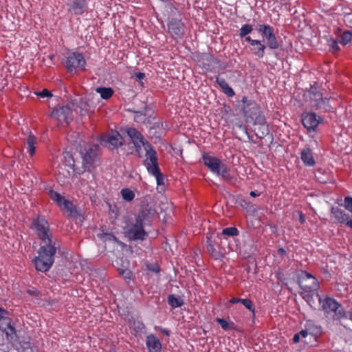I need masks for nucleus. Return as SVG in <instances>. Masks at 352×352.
<instances>
[{"instance_id":"38","label":"nucleus","mask_w":352,"mask_h":352,"mask_svg":"<svg viewBox=\"0 0 352 352\" xmlns=\"http://www.w3.org/2000/svg\"><path fill=\"white\" fill-rule=\"evenodd\" d=\"M48 194L53 201L56 202L60 206H62V201L65 198L62 197L58 192L54 191L52 189H50L48 191Z\"/></svg>"},{"instance_id":"10","label":"nucleus","mask_w":352,"mask_h":352,"mask_svg":"<svg viewBox=\"0 0 352 352\" xmlns=\"http://www.w3.org/2000/svg\"><path fill=\"white\" fill-rule=\"evenodd\" d=\"M126 235L131 241H143L147 235L142 223L135 221L129 226Z\"/></svg>"},{"instance_id":"63","label":"nucleus","mask_w":352,"mask_h":352,"mask_svg":"<svg viewBox=\"0 0 352 352\" xmlns=\"http://www.w3.org/2000/svg\"><path fill=\"white\" fill-rule=\"evenodd\" d=\"M239 127H240L241 129H242L245 131V133L247 134V135H248V138L250 140V139H251V138H250V135H249V133H248V129H247V128H246L245 126L242 125V124H241V125L239 126Z\"/></svg>"},{"instance_id":"31","label":"nucleus","mask_w":352,"mask_h":352,"mask_svg":"<svg viewBox=\"0 0 352 352\" xmlns=\"http://www.w3.org/2000/svg\"><path fill=\"white\" fill-rule=\"evenodd\" d=\"M333 320H340L342 318H349V312H346L342 305L340 304V307H338L333 312Z\"/></svg>"},{"instance_id":"55","label":"nucleus","mask_w":352,"mask_h":352,"mask_svg":"<svg viewBox=\"0 0 352 352\" xmlns=\"http://www.w3.org/2000/svg\"><path fill=\"white\" fill-rule=\"evenodd\" d=\"M308 92L310 96L311 95H314L315 93H320V91L318 88L315 85H311L310 88L308 90Z\"/></svg>"},{"instance_id":"6","label":"nucleus","mask_w":352,"mask_h":352,"mask_svg":"<svg viewBox=\"0 0 352 352\" xmlns=\"http://www.w3.org/2000/svg\"><path fill=\"white\" fill-rule=\"evenodd\" d=\"M256 30L266 40L267 46L270 50H276L279 47L280 45L273 27L269 25L259 24L256 26Z\"/></svg>"},{"instance_id":"57","label":"nucleus","mask_w":352,"mask_h":352,"mask_svg":"<svg viewBox=\"0 0 352 352\" xmlns=\"http://www.w3.org/2000/svg\"><path fill=\"white\" fill-rule=\"evenodd\" d=\"M142 146V143H138L137 144H134L135 151L139 155L140 157H141L140 152H141V146Z\"/></svg>"},{"instance_id":"21","label":"nucleus","mask_w":352,"mask_h":352,"mask_svg":"<svg viewBox=\"0 0 352 352\" xmlns=\"http://www.w3.org/2000/svg\"><path fill=\"white\" fill-rule=\"evenodd\" d=\"M146 344L150 352H161L162 344L155 335L151 334L146 337Z\"/></svg>"},{"instance_id":"28","label":"nucleus","mask_w":352,"mask_h":352,"mask_svg":"<svg viewBox=\"0 0 352 352\" xmlns=\"http://www.w3.org/2000/svg\"><path fill=\"white\" fill-rule=\"evenodd\" d=\"M167 302L172 308L181 307L184 304L183 298L175 294L168 295Z\"/></svg>"},{"instance_id":"58","label":"nucleus","mask_w":352,"mask_h":352,"mask_svg":"<svg viewBox=\"0 0 352 352\" xmlns=\"http://www.w3.org/2000/svg\"><path fill=\"white\" fill-rule=\"evenodd\" d=\"M243 300V298H232L230 300V303H232V304H235V303H238V302H242Z\"/></svg>"},{"instance_id":"25","label":"nucleus","mask_w":352,"mask_h":352,"mask_svg":"<svg viewBox=\"0 0 352 352\" xmlns=\"http://www.w3.org/2000/svg\"><path fill=\"white\" fill-rule=\"evenodd\" d=\"M214 174L228 182H231L234 179V177L230 174V168L223 162L219 167L218 171H216Z\"/></svg>"},{"instance_id":"1","label":"nucleus","mask_w":352,"mask_h":352,"mask_svg":"<svg viewBox=\"0 0 352 352\" xmlns=\"http://www.w3.org/2000/svg\"><path fill=\"white\" fill-rule=\"evenodd\" d=\"M30 228L41 241L38 256L32 262L37 271L45 272L50 270L54 263L55 255L60 249V244L53 236L48 221L43 216L32 219Z\"/></svg>"},{"instance_id":"52","label":"nucleus","mask_w":352,"mask_h":352,"mask_svg":"<svg viewBox=\"0 0 352 352\" xmlns=\"http://www.w3.org/2000/svg\"><path fill=\"white\" fill-rule=\"evenodd\" d=\"M69 212V215L72 217H78L80 219H81V217H82L80 214L78 212V211L75 208V206H74V208H72Z\"/></svg>"},{"instance_id":"47","label":"nucleus","mask_w":352,"mask_h":352,"mask_svg":"<svg viewBox=\"0 0 352 352\" xmlns=\"http://www.w3.org/2000/svg\"><path fill=\"white\" fill-rule=\"evenodd\" d=\"M65 158L66 160L67 165L70 167L74 168L75 161H74L73 155L72 154H70L69 153H67L66 155L65 156Z\"/></svg>"},{"instance_id":"12","label":"nucleus","mask_w":352,"mask_h":352,"mask_svg":"<svg viewBox=\"0 0 352 352\" xmlns=\"http://www.w3.org/2000/svg\"><path fill=\"white\" fill-rule=\"evenodd\" d=\"M102 142L110 149H114L124 144V138L115 131L103 137Z\"/></svg>"},{"instance_id":"39","label":"nucleus","mask_w":352,"mask_h":352,"mask_svg":"<svg viewBox=\"0 0 352 352\" xmlns=\"http://www.w3.org/2000/svg\"><path fill=\"white\" fill-rule=\"evenodd\" d=\"M121 195L123 199L127 201H132L135 197L134 192L129 188H123L121 190Z\"/></svg>"},{"instance_id":"46","label":"nucleus","mask_w":352,"mask_h":352,"mask_svg":"<svg viewBox=\"0 0 352 352\" xmlns=\"http://www.w3.org/2000/svg\"><path fill=\"white\" fill-rule=\"evenodd\" d=\"M119 274L121 275L124 279H131L132 276V272L129 269H118Z\"/></svg>"},{"instance_id":"4","label":"nucleus","mask_w":352,"mask_h":352,"mask_svg":"<svg viewBox=\"0 0 352 352\" xmlns=\"http://www.w3.org/2000/svg\"><path fill=\"white\" fill-rule=\"evenodd\" d=\"M12 318L9 312L3 307H0V330L5 333L6 339L12 343L17 342L19 336L16 330L12 324Z\"/></svg>"},{"instance_id":"37","label":"nucleus","mask_w":352,"mask_h":352,"mask_svg":"<svg viewBox=\"0 0 352 352\" xmlns=\"http://www.w3.org/2000/svg\"><path fill=\"white\" fill-rule=\"evenodd\" d=\"M352 41V32L346 30L340 35V43L343 45H347Z\"/></svg>"},{"instance_id":"7","label":"nucleus","mask_w":352,"mask_h":352,"mask_svg":"<svg viewBox=\"0 0 352 352\" xmlns=\"http://www.w3.org/2000/svg\"><path fill=\"white\" fill-rule=\"evenodd\" d=\"M86 60L82 54L73 52L67 58L65 66L69 73L74 72L77 68L85 70Z\"/></svg>"},{"instance_id":"50","label":"nucleus","mask_w":352,"mask_h":352,"mask_svg":"<svg viewBox=\"0 0 352 352\" xmlns=\"http://www.w3.org/2000/svg\"><path fill=\"white\" fill-rule=\"evenodd\" d=\"M27 292L32 296H39L41 294L40 292L34 287L28 289Z\"/></svg>"},{"instance_id":"60","label":"nucleus","mask_w":352,"mask_h":352,"mask_svg":"<svg viewBox=\"0 0 352 352\" xmlns=\"http://www.w3.org/2000/svg\"><path fill=\"white\" fill-rule=\"evenodd\" d=\"M300 334L298 333H296L294 337H293V342L294 343H298L300 342Z\"/></svg>"},{"instance_id":"11","label":"nucleus","mask_w":352,"mask_h":352,"mask_svg":"<svg viewBox=\"0 0 352 352\" xmlns=\"http://www.w3.org/2000/svg\"><path fill=\"white\" fill-rule=\"evenodd\" d=\"M51 116L56 118L59 122H65L67 124L73 120L72 111L69 104L53 109Z\"/></svg>"},{"instance_id":"19","label":"nucleus","mask_w":352,"mask_h":352,"mask_svg":"<svg viewBox=\"0 0 352 352\" xmlns=\"http://www.w3.org/2000/svg\"><path fill=\"white\" fill-rule=\"evenodd\" d=\"M202 159L204 164L213 173L218 171L219 167L222 164V162L219 159L216 157L211 156L206 153L203 154Z\"/></svg>"},{"instance_id":"24","label":"nucleus","mask_w":352,"mask_h":352,"mask_svg":"<svg viewBox=\"0 0 352 352\" xmlns=\"http://www.w3.org/2000/svg\"><path fill=\"white\" fill-rule=\"evenodd\" d=\"M126 133L128 136L131 138L133 144H137L138 143H143L146 140L144 138L142 133L135 128H128L126 129Z\"/></svg>"},{"instance_id":"5","label":"nucleus","mask_w":352,"mask_h":352,"mask_svg":"<svg viewBox=\"0 0 352 352\" xmlns=\"http://www.w3.org/2000/svg\"><path fill=\"white\" fill-rule=\"evenodd\" d=\"M298 284L303 292H315L320 285L317 278L307 271L302 270L298 276Z\"/></svg>"},{"instance_id":"48","label":"nucleus","mask_w":352,"mask_h":352,"mask_svg":"<svg viewBox=\"0 0 352 352\" xmlns=\"http://www.w3.org/2000/svg\"><path fill=\"white\" fill-rule=\"evenodd\" d=\"M36 96L41 97V98H45V97H52V94L47 89H43L41 91L36 92L35 93Z\"/></svg>"},{"instance_id":"53","label":"nucleus","mask_w":352,"mask_h":352,"mask_svg":"<svg viewBox=\"0 0 352 352\" xmlns=\"http://www.w3.org/2000/svg\"><path fill=\"white\" fill-rule=\"evenodd\" d=\"M155 177L156 179L157 184L158 186L164 185V175L162 173L155 176Z\"/></svg>"},{"instance_id":"18","label":"nucleus","mask_w":352,"mask_h":352,"mask_svg":"<svg viewBox=\"0 0 352 352\" xmlns=\"http://www.w3.org/2000/svg\"><path fill=\"white\" fill-rule=\"evenodd\" d=\"M319 302L322 305V309L327 314L333 313L338 307H340V303L336 299L327 296L324 299L319 297Z\"/></svg>"},{"instance_id":"40","label":"nucleus","mask_w":352,"mask_h":352,"mask_svg":"<svg viewBox=\"0 0 352 352\" xmlns=\"http://www.w3.org/2000/svg\"><path fill=\"white\" fill-rule=\"evenodd\" d=\"M221 234L228 236H236L239 234V232L236 227H228L223 229Z\"/></svg>"},{"instance_id":"49","label":"nucleus","mask_w":352,"mask_h":352,"mask_svg":"<svg viewBox=\"0 0 352 352\" xmlns=\"http://www.w3.org/2000/svg\"><path fill=\"white\" fill-rule=\"evenodd\" d=\"M322 97V94L320 93H315L314 95H311L309 96V98L312 102V104H315L317 102L318 100H320V99Z\"/></svg>"},{"instance_id":"51","label":"nucleus","mask_w":352,"mask_h":352,"mask_svg":"<svg viewBox=\"0 0 352 352\" xmlns=\"http://www.w3.org/2000/svg\"><path fill=\"white\" fill-rule=\"evenodd\" d=\"M63 205L68 211H69L74 206L71 201H69L65 199H64V200L62 201V206Z\"/></svg>"},{"instance_id":"27","label":"nucleus","mask_w":352,"mask_h":352,"mask_svg":"<svg viewBox=\"0 0 352 352\" xmlns=\"http://www.w3.org/2000/svg\"><path fill=\"white\" fill-rule=\"evenodd\" d=\"M215 82L221 88L223 92L228 97H232L234 96V91L233 89L229 86L225 79L220 78L219 77L216 78Z\"/></svg>"},{"instance_id":"42","label":"nucleus","mask_w":352,"mask_h":352,"mask_svg":"<svg viewBox=\"0 0 352 352\" xmlns=\"http://www.w3.org/2000/svg\"><path fill=\"white\" fill-rule=\"evenodd\" d=\"M328 45L329 47V51L333 53L337 52L340 50V47L337 40L333 38L329 39L328 41Z\"/></svg>"},{"instance_id":"54","label":"nucleus","mask_w":352,"mask_h":352,"mask_svg":"<svg viewBox=\"0 0 352 352\" xmlns=\"http://www.w3.org/2000/svg\"><path fill=\"white\" fill-rule=\"evenodd\" d=\"M103 236H104V238L105 240L113 241H117V238L114 235H113L111 234L104 233Z\"/></svg>"},{"instance_id":"44","label":"nucleus","mask_w":352,"mask_h":352,"mask_svg":"<svg viewBox=\"0 0 352 352\" xmlns=\"http://www.w3.org/2000/svg\"><path fill=\"white\" fill-rule=\"evenodd\" d=\"M241 303L243 305V306L245 308L249 309L252 313L253 315H254V314H255L254 306L251 300H250L248 298H243Z\"/></svg>"},{"instance_id":"36","label":"nucleus","mask_w":352,"mask_h":352,"mask_svg":"<svg viewBox=\"0 0 352 352\" xmlns=\"http://www.w3.org/2000/svg\"><path fill=\"white\" fill-rule=\"evenodd\" d=\"M252 30L253 26L250 24L245 23L240 28L239 35L241 38H244V41H245V37L249 36L248 34H250Z\"/></svg>"},{"instance_id":"8","label":"nucleus","mask_w":352,"mask_h":352,"mask_svg":"<svg viewBox=\"0 0 352 352\" xmlns=\"http://www.w3.org/2000/svg\"><path fill=\"white\" fill-rule=\"evenodd\" d=\"M167 26L168 32L173 38L177 40L184 35L185 25L180 19L173 16L169 18Z\"/></svg>"},{"instance_id":"61","label":"nucleus","mask_w":352,"mask_h":352,"mask_svg":"<svg viewBox=\"0 0 352 352\" xmlns=\"http://www.w3.org/2000/svg\"><path fill=\"white\" fill-rule=\"evenodd\" d=\"M25 344L28 345V346L24 347V349H23L22 352H32V349L29 348L30 343L28 342V343H25Z\"/></svg>"},{"instance_id":"34","label":"nucleus","mask_w":352,"mask_h":352,"mask_svg":"<svg viewBox=\"0 0 352 352\" xmlns=\"http://www.w3.org/2000/svg\"><path fill=\"white\" fill-rule=\"evenodd\" d=\"M306 329L300 331L298 333L300 334V336H302L303 338H305L308 335V330H311V329H315L316 331V333H320L322 331V327L318 325H314L311 321L307 322L306 325Z\"/></svg>"},{"instance_id":"35","label":"nucleus","mask_w":352,"mask_h":352,"mask_svg":"<svg viewBox=\"0 0 352 352\" xmlns=\"http://www.w3.org/2000/svg\"><path fill=\"white\" fill-rule=\"evenodd\" d=\"M27 145H28V149L30 153V155L32 156L35 153V143H36V138L34 135H32L31 133L29 134L28 138H27Z\"/></svg>"},{"instance_id":"29","label":"nucleus","mask_w":352,"mask_h":352,"mask_svg":"<svg viewBox=\"0 0 352 352\" xmlns=\"http://www.w3.org/2000/svg\"><path fill=\"white\" fill-rule=\"evenodd\" d=\"M96 91L100 94V97L104 100L109 99L113 94V89L111 87H99L96 88Z\"/></svg>"},{"instance_id":"62","label":"nucleus","mask_w":352,"mask_h":352,"mask_svg":"<svg viewBox=\"0 0 352 352\" xmlns=\"http://www.w3.org/2000/svg\"><path fill=\"white\" fill-rule=\"evenodd\" d=\"M277 252L279 255H284L286 254V251L284 248H280L278 249Z\"/></svg>"},{"instance_id":"17","label":"nucleus","mask_w":352,"mask_h":352,"mask_svg":"<svg viewBox=\"0 0 352 352\" xmlns=\"http://www.w3.org/2000/svg\"><path fill=\"white\" fill-rule=\"evenodd\" d=\"M206 249L208 253L214 258L220 259L223 257V253L221 250V248L218 242L212 240L209 236H206Z\"/></svg>"},{"instance_id":"64","label":"nucleus","mask_w":352,"mask_h":352,"mask_svg":"<svg viewBox=\"0 0 352 352\" xmlns=\"http://www.w3.org/2000/svg\"><path fill=\"white\" fill-rule=\"evenodd\" d=\"M300 222L301 223H304L305 221V217L304 214L302 212H300V217H299Z\"/></svg>"},{"instance_id":"22","label":"nucleus","mask_w":352,"mask_h":352,"mask_svg":"<svg viewBox=\"0 0 352 352\" xmlns=\"http://www.w3.org/2000/svg\"><path fill=\"white\" fill-rule=\"evenodd\" d=\"M143 146L146 151V159L145 160H148V163L157 162L158 160L157 154L151 144L148 141H146L143 143Z\"/></svg>"},{"instance_id":"41","label":"nucleus","mask_w":352,"mask_h":352,"mask_svg":"<svg viewBox=\"0 0 352 352\" xmlns=\"http://www.w3.org/2000/svg\"><path fill=\"white\" fill-rule=\"evenodd\" d=\"M132 327L136 333H142L145 329V325L142 321H133Z\"/></svg>"},{"instance_id":"30","label":"nucleus","mask_w":352,"mask_h":352,"mask_svg":"<svg viewBox=\"0 0 352 352\" xmlns=\"http://www.w3.org/2000/svg\"><path fill=\"white\" fill-rule=\"evenodd\" d=\"M144 165L146 166L148 172L153 176H156L161 173L157 162L155 163H148V160H145Z\"/></svg>"},{"instance_id":"16","label":"nucleus","mask_w":352,"mask_h":352,"mask_svg":"<svg viewBox=\"0 0 352 352\" xmlns=\"http://www.w3.org/2000/svg\"><path fill=\"white\" fill-rule=\"evenodd\" d=\"M156 213V210L151 205L146 204L142 207L135 217V221L143 224L145 221H148Z\"/></svg>"},{"instance_id":"20","label":"nucleus","mask_w":352,"mask_h":352,"mask_svg":"<svg viewBox=\"0 0 352 352\" xmlns=\"http://www.w3.org/2000/svg\"><path fill=\"white\" fill-rule=\"evenodd\" d=\"M87 10L86 0H74L69 5V11L74 14H82Z\"/></svg>"},{"instance_id":"9","label":"nucleus","mask_w":352,"mask_h":352,"mask_svg":"<svg viewBox=\"0 0 352 352\" xmlns=\"http://www.w3.org/2000/svg\"><path fill=\"white\" fill-rule=\"evenodd\" d=\"M322 118L314 112H303L301 115V122L308 131H315Z\"/></svg>"},{"instance_id":"13","label":"nucleus","mask_w":352,"mask_h":352,"mask_svg":"<svg viewBox=\"0 0 352 352\" xmlns=\"http://www.w3.org/2000/svg\"><path fill=\"white\" fill-rule=\"evenodd\" d=\"M133 112L135 113L134 121L137 123L150 124L152 120L155 119L152 115V109L147 105L144 106V111H133Z\"/></svg>"},{"instance_id":"15","label":"nucleus","mask_w":352,"mask_h":352,"mask_svg":"<svg viewBox=\"0 0 352 352\" xmlns=\"http://www.w3.org/2000/svg\"><path fill=\"white\" fill-rule=\"evenodd\" d=\"M331 213L333 215L336 221L340 223H345L352 229V219L349 220L350 215L344 210L335 206L331 207Z\"/></svg>"},{"instance_id":"43","label":"nucleus","mask_w":352,"mask_h":352,"mask_svg":"<svg viewBox=\"0 0 352 352\" xmlns=\"http://www.w3.org/2000/svg\"><path fill=\"white\" fill-rule=\"evenodd\" d=\"M313 292H302L300 293V296L302 298L310 305L311 306V303L314 302V296Z\"/></svg>"},{"instance_id":"23","label":"nucleus","mask_w":352,"mask_h":352,"mask_svg":"<svg viewBox=\"0 0 352 352\" xmlns=\"http://www.w3.org/2000/svg\"><path fill=\"white\" fill-rule=\"evenodd\" d=\"M300 158L304 164L307 166H314L316 164L312 151L309 147L302 149Z\"/></svg>"},{"instance_id":"26","label":"nucleus","mask_w":352,"mask_h":352,"mask_svg":"<svg viewBox=\"0 0 352 352\" xmlns=\"http://www.w3.org/2000/svg\"><path fill=\"white\" fill-rule=\"evenodd\" d=\"M313 107L323 112H329L332 111L333 108L329 103V99L324 98L323 96L318 100L315 104H312Z\"/></svg>"},{"instance_id":"59","label":"nucleus","mask_w":352,"mask_h":352,"mask_svg":"<svg viewBox=\"0 0 352 352\" xmlns=\"http://www.w3.org/2000/svg\"><path fill=\"white\" fill-rule=\"evenodd\" d=\"M148 269L149 270L153 271L156 273H158L160 271V267L158 266H152V267L148 266Z\"/></svg>"},{"instance_id":"2","label":"nucleus","mask_w":352,"mask_h":352,"mask_svg":"<svg viewBox=\"0 0 352 352\" xmlns=\"http://www.w3.org/2000/svg\"><path fill=\"white\" fill-rule=\"evenodd\" d=\"M82 159V173L88 171L91 173L98 166L100 161V146L98 144H92L81 142L77 148Z\"/></svg>"},{"instance_id":"32","label":"nucleus","mask_w":352,"mask_h":352,"mask_svg":"<svg viewBox=\"0 0 352 352\" xmlns=\"http://www.w3.org/2000/svg\"><path fill=\"white\" fill-rule=\"evenodd\" d=\"M216 321L218 324H219L221 325V328L225 331H228L229 329H232V330L236 329L235 324L230 320H226L223 318H217L216 319Z\"/></svg>"},{"instance_id":"56","label":"nucleus","mask_w":352,"mask_h":352,"mask_svg":"<svg viewBox=\"0 0 352 352\" xmlns=\"http://www.w3.org/2000/svg\"><path fill=\"white\" fill-rule=\"evenodd\" d=\"M135 78L137 80H142L145 78V74L142 72H138L135 74Z\"/></svg>"},{"instance_id":"3","label":"nucleus","mask_w":352,"mask_h":352,"mask_svg":"<svg viewBox=\"0 0 352 352\" xmlns=\"http://www.w3.org/2000/svg\"><path fill=\"white\" fill-rule=\"evenodd\" d=\"M241 102L243 103V113L247 122H252L254 124L265 122V117L255 101L248 100L246 96H243Z\"/></svg>"},{"instance_id":"45","label":"nucleus","mask_w":352,"mask_h":352,"mask_svg":"<svg viewBox=\"0 0 352 352\" xmlns=\"http://www.w3.org/2000/svg\"><path fill=\"white\" fill-rule=\"evenodd\" d=\"M344 202V207L345 209L352 213V197H346Z\"/></svg>"},{"instance_id":"33","label":"nucleus","mask_w":352,"mask_h":352,"mask_svg":"<svg viewBox=\"0 0 352 352\" xmlns=\"http://www.w3.org/2000/svg\"><path fill=\"white\" fill-rule=\"evenodd\" d=\"M254 125H258V132L256 133V135L260 138H263L265 135L269 133V128L267 124L266 120L265 119V122L261 124H254Z\"/></svg>"},{"instance_id":"14","label":"nucleus","mask_w":352,"mask_h":352,"mask_svg":"<svg viewBox=\"0 0 352 352\" xmlns=\"http://www.w3.org/2000/svg\"><path fill=\"white\" fill-rule=\"evenodd\" d=\"M245 42L251 45V51L258 58H262L265 55L267 46L260 40L252 39L250 36L245 37Z\"/></svg>"}]
</instances>
